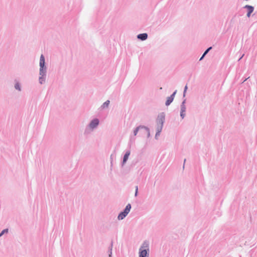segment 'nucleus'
I'll return each instance as SVG.
<instances>
[{
  "label": "nucleus",
  "mask_w": 257,
  "mask_h": 257,
  "mask_svg": "<svg viewBox=\"0 0 257 257\" xmlns=\"http://www.w3.org/2000/svg\"><path fill=\"white\" fill-rule=\"evenodd\" d=\"M139 132H140V134L142 135H145V134L147 133L146 132H145L144 131H143V130H142L141 131H139Z\"/></svg>",
  "instance_id": "24"
},
{
  "label": "nucleus",
  "mask_w": 257,
  "mask_h": 257,
  "mask_svg": "<svg viewBox=\"0 0 257 257\" xmlns=\"http://www.w3.org/2000/svg\"><path fill=\"white\" fill-rule=\"evenodd\" d=\"M9 231V229L8 228L2 230V231L1 232V236L3 235L5 233H8Z\"/></svg>",
  "instance_id": "19"
},
{
  "label": "nucleus",
  "mask_w": 257,
  "mask_h": 257,
  "mask_svg": "<svg viewBox=\"0 0 257 257\" xmlns=\"http://www.w3.org/2000/svg\"><path fill=\"white\" fill-rule=\"evenodd\" d=\"M243 9H246L247 10V12H248V13H252L254 10V8L253 6H250V5H245V6L243 7Z\"/></svg>",
  "instance_id": "10"
},
{
  "label": "nucleus",
  "mask_w": 257,
  "mask_h": 257,
  "mask_svg": "<svg viewBox=\"0 0 257 257\" xmlns=\"http://www.w3.org/2000/svg\"><path fill=\"white\" fill-rule=\"evenodd\" d=\"M128 214L126 213L124 211H121L117 216V219L118 220H122L124 219L127 215Z\"/></svg>",
  "instance_id": "9"
},
{
  "label": "nucleus",
  "mask_w": 257,
  "mask_h": 257,
  "mask_svg": "<svg viewBox=\"0 0 257 257\" xmlns=\"http://www.w3.org/2000/svg\"><path fill=\"white\" fill-rule=\"evenodd\" d=\"M131 204L128 203L126 205L125 208L123 210V211H124L126 213L128 214L130 212L131 209Z\"/></svg>",
  "instance_id": "13"
},
{
  "label": "nucleus",
  "mask_w": 257,
  "mask_h": 257,
  "mask_svg": "<svg viewBox=\"0 0 257 257\" xmlns=\"http://www.w3.org/2000/svg\"><path fill=\"white\" fill-rule=\"evenodd\" d=\"M247 78H245V79H243V82L245 81L246 80H247Z\"/></svg>",
  "instance_id": "29"
},
{
  "label": "nucleus",
  "mask_w": 257,
  "mask_h": 257,
  "mask_svg": "<svg viewBox=\"0 0 257 257\" xmlns=\"http://www.w3.org/2000/svg\"><path fill=\"white\" fill-rule=\"evenodd\" d=\"M109 103L110 101L109 100H106L101 105V108L103 109L108 107Z\"/></svg>",
  "instance_id": "14"
},
{
  "label": "nucleus",
  "mask_w": 257,
  "mask_h": 257,
  "mask_svg": "<svg viewBox=\"0 0 257 257\" xmlns=\"http://www.w3.org/2000/svg\"><path fill=\"white\" fill-rule=\"evenodd\" d=\"M149 243L147 241H144L143 245L139 249V257H149Z\"/></svg>",
  "instance_id": "1"
},
{
  "label": "nucleus",
  "mask_w": 257,
  "mask_h": 257,
  "mask_svg": "<svg viewBox=\"0 0 257 257\" xmlns=\"http://www.w3.org/2000/svg\"><path fill=\"white\" fill-rule=\"evenodd\" d=\"M187 89H188L187 85H186L184 87V91H183V97H185Z\"/></svg>",
  "instance_id": "20"
},
{
  "label": "nucleus",
  "mask_w": 257,
  "mask_h": 257,
  "mask_svg": "<svg viewBox=\"0 0 257 257\" xmlns=\"http://www.w3.org/2000/svg\"><path fill=\"white\" fill-rule=\"evenodd\" d=\"M186 101V99H184L182 102L181 104L180 105V116L182 118V119H183L185 116V111L186 109L185 106Z\"/></svg>",
  "instance_id": "4"
},
{
  "label": "nucleus",
  "mask_w": 257,
  "mask_h": 257,
  "mask_svg": "<svg viewBox=\"0 0 257 257\" xmlns=\"http://www.w3.org/2000/svg\"><path fill=\"white\" fill-rule=\"evenodd\" d=\"M131 154L130 150H127L125 151V154L123 156L122 161L121 162V166H123L126 163L128 160V157Z\"/></svg>",
  "instance_id": "6"
},
{
  "label": "nucleus",
  "mask_w": 257,
  "mask_h": 257,
  "mask_svg": "<svg viewBox=\"0 0 257 257\" xmlns=\"http://www.w3.org/2000/svg\"><path fill=\"white\" fill-rule=\"evenodd\" d=\"M177 90H176L169 97L174 99Z\"/></svg>",
  "instance_id": "22"
},
{
  "label": "nucleus",
  "mask_w": 257,
  "mask_h": 257,
  "mask_svg": "<svg viewBox=\"0 0 257 257\" xmlns=\"http://www.w3.org/2000/svg\"><path fill=\"white\" fill-rule=\"evenodd\" d=\"M40 76L39 78V83L41 84H43L45 81L46 75L39 74Z\"/></svg>",
  "instance_id": "11"
},
{
  "label": "nucleus",
  "mask_w": 257,
  "mask_h": 257,
  "mask_svg": "<svg viewBox=\"0 0 257 257\" xmlns=\"http://www.w3.org/2000/svg\"><path fill=\"white\" fill-rule=\"evenodd\" d=\"M143 131H144L147 134V137L149 138L150 137V129L148 127L145 126V128L143 129Z\"/></svg>",
  "instance_id": "18"
},
{
  "label": "nucleus",
  "mask_w": 257,
  "mask_h": 257,
  "mask_svg": "<svg viewBox=\"0 0 257 257\" xmlns=\"http://www.w3.org/2000/svg\"><path fill=\"white\" fill-rule=\"evenodd\" d=\"M112 246H113V242L111 241L110 245L108 247V257H112Z\"/></svg>",
  "instance_id": "12"
},
{
  "label": "nucleus",
  "mask_w": 257,
  "mask_h": 257,
  "mask_svg": "<svg viewBox=\"0 0 257 257\" xmlns=\"http://www.w3.org/2000/svg\"><path fill=\"white\" fill-rule=\"evenodd\" d=\"M148 37L147 33H142L138 35L137 38L141 41H145L147 39Z\"/></svg>",
  "instance_id": "7"
},
{
  "label": "nucleus",
  "mask_w": 257,
  "mask_h": 257,
  "mask_svg": "<svg viewBox=\"0 0 257 257\" xmlns=\"http://www.w3.org/2000/svg\"><path fill=\"white\" fill-rule=\"evenodd\" d=\"M247 78H245V79H243V82L245 81L246 80H247Z\"/></svg>",
  "instance_id": "30"
},
{
  "label": "nucleus",
  "mask_w": 257,
  "mask_h": 257,
  "mask_svg": "<svg viewBox=\"0 0 257 257\" xmlns=\"http://www.w3.org/2000/svg\"><path fill=\"white\" fill-rule=\"evenodd\" d=\"M138 186H136L135 187V197H137L138 195Z\"/></svg>",
  "instance_id": "21"
},
{
  "label": "nucleus",
  "mask_w": 257,
  "mask_h": 257,
  "mask_svg": "<svg viewBox=\"0 0 257 257\" xmlns=\"http://www.w3.org/2000/svg\"><path fill=\"white\" fill-rule=\"evenodd\" d=\"M145 128V126L142 125H140L137 127L136 128H135L133 132L134 136H136L139 131H141L142 130L143 131V129Z\"/></svg>",
  "instance_id": "8"
},
{
  "label": "nucleus",
  "mask_w": 257,
  "mask_h": 257,
  "mask_svg": "<svg viewBox=\"0 0 257 257\" xmlns=\"http://www.w3.org/2000/svg\"><path fill=\"white\" fill-rule=\"evenodd\" d=\"M211 49H212V47H208V48H207V49L204 51L205 53L207 54V53L209 52V51H210V50H211Z\"/></svg>",
  "instance_id": "23"
},
{
  "label": "nucleus",
  "mask_w": 257,
  "mask_h": 257,
  "mask_svg": "<svg viewBox=\"0 0 257 257\" xmlns=\"http://www.w3.org/2000/svg\"><path fill=\"white\" fill-rule=\"evenodd\" d=\"M165 120V114L164 112H161L158 115L156 122H157V128H161V130L163 128V126L164 125V123Z\"/></svg>",
  "instance_id": "3"
},
{
  "label": "nucleus",
  "mask_w": 257,
  "mask_h": 257,
  "mask_svg": "<svg viewBox=\"0 0 257 257\" xmlns=\"http://www.w3.org/2000/svg\"><path fill=\"white\" fill-rule=\"evenodd\" d=\"M99 123V120L98 118H94L90 122L88 127L91 128L92 130H93L98 125Z\"/></svg>",
  "instance_id": "5"
},
{
  "label": "nucleus",
  "mask_w": 257,
  "mask_h": 257,
  "mask_svg": "<svg viewBox=\"0 0 257 257\" xmlns=\"http://www.w3.org/2000/svg\"><path fill=\"white\" fill-rule=\"evenodd\" d=\"M185 162H186V159H184V164H183V168H184V166H185Z\"/></svg>",
  "instance_id": "27"
},
{
  "label": "nucleus",
  "mask_w": 257,
  "mask_h": 257,
  "mask_svg": "<svg viewBox=\"0 0 257 257\" xmlns=\"http://www.w3.org/2000/svg\"><path fill=\"white\" fill-rule=\"evenodd\" d=\"M205 56H204L203 55H202V56L200 57V59H199V61H201L204 57Z\"/></svg>",
  "instance_id": "26"
},
{
  "label": "nucleus",
  "mask_w": 257,
  "mask_h": 257,
  "mask_svg": "<svg viewBox=\"0 0 257 257\" xmlns=\"http://www.w3.org/2000/svg\"><path fill=\"white\" fill-rule=\"evenodd\" d=\"M14 87L16 89L20 91H21V86L20 83L18 81L16 82Z\"/></svg>",
  "instance_id": "16"
},
{
  "label": "nucleus",
  "mask_w": 257,
  "mask_h": 257,
  "mask_svg": "<svg viewBox=\"0 0 257 257\" xmlns=\"http://www.w3.org/2000/svg\"><path fill=\"white\" fill-rule=\"evenodd\" d=\"M162 130H161V127H160V128H156V131H156V133L155 137V139H156V140H157V139H158V136H160V133H161V132H162Z\"/></svg>",
  "instance_id": "15"
},
{
  "label": "nucleus",
  "mask_w": 257,
  "mask_h": 257,
  "mask_svg": "<svg viewBox=\"0 0 257 257\" xmlns=\"http://www.w3.org/2000/svg\"><path fill=\"white\" fill-rule=\"evenodd\" d=\"M251 13L247 12L246 16L247 18H249L251 16Z\"/></svg>",
  "instance_id": "25"
},
{
  "label": "nucleus",
  "mask_w": 257,
  "mask_h": 257,
  "mask_svg": "<svg viewBox=\"0 0 257 257\" xmlns=\"http://www.w3.org/2000/svg\"><path fill=\"white\" fill-rule=\"evenodd\" d=\"M39 65V74L46 75L47 67L45 66V57L43 54H42L40 56Z\"/></svg>",
  "instance_id": "2"
},
{
  "label": "nucleus",
  "mask_w": 257,
  "mask_h": 257,
  "mask_svg": "<svg viewBox=\"0 0 257 257\" xmlns=\"http://www.w3.org/2000/svg\"><path fill=\"white\" fill-rule=\"evenodd\" d=\"M206 53H205V52H204L203 54H202V55H203L204 56H205L206 55Z\"/></svg>",
  "instance_id": "28"
},
{
  "label": "nucleus",
  "mask_w": 257,
  "mask_h": 257,
  "mask_svg": "<svg viewBox=\"0 0 257 257\" xmlns=\"http://www.w3.org/2000/svg\"><path fill=\"white\" fill-rule=\"evenodd\" d=\"M173 99H172V98L170 97H168L167 98V99L165 102V104L166 106H169L173 101Z\"/></svg>",
  "instance_id": "17"
}]
</instances>
